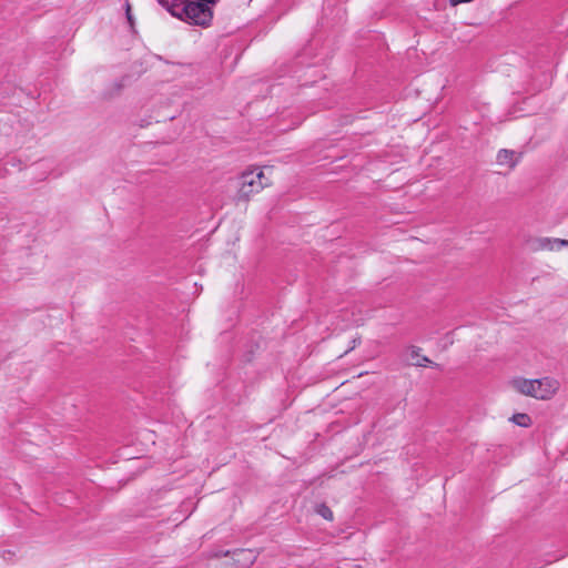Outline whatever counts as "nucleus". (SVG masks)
Wrapping results in <instances>:
<instances>
[{
  "label": "nucleus",
  "instance_id": "nucleus-9",
  "mask_svg": "<svg viewBox=\"0 0 568 568\" xmlns=\"http://www.w3.org/2000/svg\"><path fill=\"white\" fill-rule=\"evenodd\" d=\"M562 247H568V240L558 239V251Z\"/></svg>",
  "mask_w": 568,
  "mask_h": 568
},
{
  "label": "nucleus",
  "instance_id": "nucleus-4",
  "mask_svg": "<svg viewBox=\"0 0 568 568\" xmlns=\"http://www.w3.org/2000/svg\"><path fill=\"white\" fill-rule=\"evenodd\" d=\"M520 160V153L513 150L501 149L497 153V164L508 170H513Z\"/></svg>",
  "mask_w": 568,
  "mask_h": 568
},
{
  "label": "nucleus",
  "instance_id": "nucleus-6",
  "mask_svg": "<svg viewBox=\"0 0 568 568\" xmlns=\"http://www.w3.org/2000/svg\"><path fill=\"white\" fill-rule=\"evenodd\" d=\"M234 559L240 564L237 568H248L255 558L253 551L241 549L234 552Z\"/></svg>",
  "mask_w": 568,
  "mask_h": 568
},
{
  "label": "nucleus",
  "instance_id": "nucleus-10",
  "mask_svg": "<svg viewBox=\"0 0 568 568\" xmlns=\"http://www.w3.org/2000/svg\"><path fill=\"white\" fill-rule=\"evenodd\" d=\"M452 6H457L459 3L471 2L473 0H449Z\"/></svg>",
  "mask_w": 568,
  "mask_h": 568
},
{
  "label": "nucleus",
  "instance_id": "nucleus-5",
  "mask_svg": "<svg viewBox=\"0 0 568 568\" xmlns=\"http://www.w3.org/2000/svg\"><path fill=\"white\" fill-rule=\"evenodd\" d=\"M409 358L412 361V365L415 366H426V365H435L428 357L420 355V348L412 346L408 348Z\"/></svg>",
  "mask_w": 568,
  "mask_h": 568
},
{
  "label": "nucleus",
  "instance_id": "nucleus-3",
  "mask_svg": "<svg viewBox=\"0 0 568 568\" xmlns=\"http://www.w3.org/2000/svg\"><path fill=\"white\" fill-rule=\"evenodd\" d=\"M525 246L531 252H558V239L548 236H529L525 240Z\"/></svg>",
  "mask_w": 568,
  "mask_h": 568
},
{
  "label": "nucleus",
  "instance_id": "nucleus-2",
  "mask_svg": "<svg viewBox=\"0 0 568 568\" xmlns=\"http://www.w3.org/2000/svg\"><path fill=\"white\" fill-rule=\"evenodd\" d=\"M272 184V180L266 176L264 170L245 171L240 176L239 197L248 200L252 195L258 193L264 187Z\"/></svg>",
  "mask_w": 568,
  "mask_h": 568
},
{
  "label": "nucleus",
  "instance_id": "nucleus-1",
  "mask_svg": "<svg viewBox=\"0 0 568 568\" xmlns=\"http://www.w3.org/2000/svg\"><path fill=\"white\" fill-rule=\"evenodd\" d=\"M510 385L517 393L538 400L551 399L560 387L559 381L549 376L537 379L516 377L511 379Z\"/></svg>",
  "mask_w": 568,
  "mask_h": 568
},
{
  "label": "nucleus",
  "instance_id": "nucleus-8",
  "mask_svg": "<svg viewBox=\"0 0 568 568\" xmlns=\"http://www.w3.org/2000/svg\"><path fill=\"white\" fill-rule=\"evenodd\" d=\"M316 513L326 520H333V511L325 504H321L316 507Z\"/></svg>",
  "mask_w": 568,
  "mask_h": 568
},
{
  "label": "nucleus",
  "instance_id": "nucleus-11",
  "mask_svg": "<svg viewBox=\"0 0 568 568\" xmlns=\"http://www.w3.org/2000/svg\"><path fill=\"white\" fill-rule=\"evenodd\" d=\"M126 16H128V19L131 21V13H130V7L128 6V9H126Z\"/></svg>",
  "mask_w": 568,
  "mask_h": 568
},
{
  "label": "nucleus",
  "instance_id": "nucleus-7",
  "mask_svg": "<svg viewBox=\"0 0 568 568\" xmlns=\"http://www.w3.org/2000/svg\"><path fill=\"white\" fill-rule=\"evenodd\" d=\"M511 420L521 427H529L531 425V418L528 414L519 413L515 414L511 418Z\"/></svg>",
  "mask_w": 568,
  "mask_h": 568
},
{
  "label": "nucleus",
  "instance_id": "nucleus-12",
  "mask_svg": "<svg viewBox=\"0 0 568 568\" xmlns=\"http://www.w3.org/2000/svg\"><path fill=\"white\" fill-rule=\"evenodd\" d=\"M160 3H163V0H159Z\"/></svg>",
  "mask_w": 568,
  "mask_h": 568
}]
</instances>
